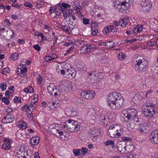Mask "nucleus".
Instances as JSON below:
<instances>
[{"label":"nucleus","instance_id":"nucleus-55","mask_svg":"<svg viewBox=\"0 0 158 158\" xmlns=\"http://www.w3.org/2000/svg\"><path fill=\"white\" fill-rule=\"evenodd\" d=\"M61 28L65 31H69V29L67 25H62L61 27Z\"/></svg>","mask_w":158,"mask_h":158},{"label":"nucleus","instance_id":"nucleus-11","mask_svg":"<svg viewBox=\"0 0 158 158\" xmlns=\"http://www.w3.org/2000/svg\"><path fill=\"white\" fill-rule=\"evenodd\" d=\"M116 148L120 153L123 154L127 150L126 143L124 142L119 143L116 147Z\"/></svg>","mask_w":158,"mask_h":158},{"label":"nucleus","instance_id":"nucleus-39","mask_svg":"<svg viewBox=\"0 0 158 158\" xmlns=\"http://www.w3.org/2000/svg\"><path fill=\"white\" fill-rule=\"evenodd\" d=\"M6 84L5 82L1 83L0 84V87L2 89V91H4L6 89Z\"/></svg>","mask_w":158,"mask_h":158},{"label":"nucleus","instance_id":"nucleus-46","mask_svg":"<svg viewBox=\"0 0 158 158\" xmlns=\"http://www.w3.org/2000/svg\"><path fill=\"white\" fill-rule=\"evenodd\" d=\"M6 9V6L4 5L2 3H0V10H1V13L4 12Z\"/></svg>","mask_w":158,"mask_h":158},{"label":"nucleus","instance_id":"nucleus-3","mask_svg":"<svg viewBox=\"0 0 158 158\" xmlns=\"http://www.w3.org/2000/svg\"><path fill=\"white\" fill-rule=\"evenodd\" d=\"M66 122L68 123L67 129H68L70 131H75L77 132L80 130V126L77 122L69 119L66 121Z\"/></svg>","mask_w":158,"mask_h":158},{"label":"nucleus","instance_id":"nucleus-6","mask_svg":"<svg viewBox=\"0 0 158 158\" xmlns=\"http://www.w3.org/2000/svg\"><path fill=\"white\" fill-rule=\"evenodd\" d=\"M124 103V99L121 94H119L115 104L114 106L112 107V109H118L121 108L123 106Z\"/></svg>","mask_w":158,"mask_h":158},{"label":"nucleus","instance_id":"nucleus-60","mask_svg":"<svg viewBox=\"0 0 158 158\" xmlns=\"http://www.w3.org/2000/svg\"><path fill=\"white\" fill-rule=\"evenodd\" d=\"M153 93V91L151 89H150L148 90L146 93L145 97L146 98H147L148 96H149L150 94H152Z\"/></svg>","mask_w":158,"mask_h":158},{"label":"nucleus","instance_id":"nucleus-35","mask_svg":"<svg viewBox=\"0 0 158 158\" xmlns=\"http://www.w3.org/2000/svg\"><path fill=\"white\" fill-rule=\"evenodd\" d=\"M21 100V99L20 97H18L17 96H15L13 100V101L14 102H15L16 103H21L22 102Z\"/></svg>","mask_w":158,"mask_h":158},{"label":"nucleus","instance_id":"nucleus-33","mask_svg":"<svg viewBox=\"0 0 158 158\" xmlns=\"http://www.w3.org/2000/svg\"><path fill=\"white\" fill-rule=\"evenodd\" d=\"M10 58L13 60H15L18 58V54L17 53H15L12 54L10 56Z\"/></svg>","mask_w":158,"mask_h":158},{"label":"nucleus","instance_id":"nucleus-36","mask_svg":"<svg viewBox=\"0 0 158 158\" xmlns=\"http://www.w3.org/2000/svg\"><path fill=\"white\" fill-rule=\"evenodd\" d=\"M27 124L26 123L23 122V121L22 124H19V128H22L23 129H24L27 127Z\"/></svg>","mask_w":158,"mask_h":158},{"label":"nucleus","instance_id":"nucleus-14","mask_svg":"<svg viewBox=\"0 0 158 158\" xmlns=\"http://www.w3.org/2000/svg\"><path fill=\"white\" fill-rule=\"evenodd\" d=\"M94 48L95 47H94L93 45H85L82 47L81 48L80 51L81 53H83L84 54H86L89 52L92 48L94 49Z\"/></svg>","mask_w":158,"mask_h":158},{"label":"nucleus","instance_id":"nucleus-13","mask_svg":"<svg viewBox=\"0 0 158 158\" xmlns=\"http://www.w3.org/2000/svg\"><path fill=\"white\" fill-rule=\"evenodd\" d=\"M62 74L65 75L66 77H74L75 75V71L71 67L66 72L62 71Z\"/></svg>","mask_w":158,"mask_h":158},{"label":"nucleus","instance_id":"nucleus-7","mask_svg":"<svg viewBox=\"0 0 158 158\" xmlns=\"http://www.w3.org/2000/svg\"><path fill=\"white\" fill-rule=\"evenodd\" d=\"M81 95L84 99H91L94 98L95 94L94 91L89 90L82 92Z\"/></svg>","mask_w":158,"mask_h":158},{"label":"nucleus","instance_id":"nucleus-43","mask_svg":"<svg viewBox=\"0 0 158 158\" xmlns=\"http://www.w3.org/2000/svg\"><path fill=\"white\" fill-rule=\"evenodd\" d=\"M135 28L139 33L143 29V26L141 25H138L135 27Z\"/></svg>","mask_w":158,"mask_h":158},{"label":"nucleus","instance_id":"nucleus-15","mask_svg":"<svg viewBox=\"0 0 158 158\" xmlns=\"http://www.w3.org/2000/svg\"><path fill=\"white\" fill-rule=\"evenodd\" d=\"M71 6L68 4L65 3H63L61 4H58L56 5V8L62 11L63 10L68 9V8H70Z\"/></svg>","mask_w":158,"mask_h":158},{"label":"nucleus","instance_id":"nucleus-41","mask_svg":"<svg viewBox=\"0 0 158 158\" xmlns=\"http://www.w3.org/2000/svg\"><path fill=\"white\" fill-rule=\"evenodd\" d=\"M80 151L81 150L79 149L77 150L74 149L73 150V153L76 156H79L81 154Z\"/></svg>","mask_w":158,"mask_h":158},{"label":"nucleus","instance_id":"nucleus-47","mask_svg":"<svg viewBox=\"0 0 158 158\" xmlns=\"http://www.w3.org/2000/svg\"><path fill=\"white\" fill-rule=\"evenodd\" d=\"M30 112H31L29 113L28 111H27L26 114L29 118L31 119H32L33 118V117L32 113L31 111Z\"/></svg>","mask_w":158,"mask_h":158},{"label":"nucleus","instance_id":"nucleus-54","mask_svg":"<svg viewBox=\"0 0 158 158\" xmlns=\"http://www.w3.org/2000/svg\"><path fill=\"white\" fill-rule=\"evenodd\" d=\"M11 94H12V93L9 90H7L5 93V95L7 98H9L11 96Z\"/></svg>","mask_w":158,"mask_h":158},{"label":"nucleus","instance_id":"nucleus-42","mask_svg":"<svg viewBox=\"0 0 158 158\" xmlns=\"http://www.w3.org/2000/svg\"><path fill=\"white\" fill-rule=\"evenodd\" d=\"M82 155H85V154L88 152V149L86 148H82L81 150Z\"/></svg>","mask_w":158,"mask_h":158},{"label":"nucleus","instance_id":"nucleus-51","mask_svg":"<svg viewBox=\"0 0 158 158\" xmlns=\"http://www.w3.org/2000/svg\"><path fill=\"white\" fill-rule=\"evenodd\" d=\"M98 26V23L97 22H94L92 23L91 24V29H93V28H97Z\"/></svg>","mask_w":158,"mask_h":158},{"label":"nucleus","instance_id":"nucleus-61","mask_svg":"<svg viewBox=\"0 0 158 158\" xmlns=\"http://www.w3.org/2000/svg\"><path fill=\"white\" fill-rule=\"evenodd\" d=\"M122 139L125 141L131 142L132 140V139L131 138L128 137L124 136L123 137Z\"/></svg>","mask_w":158,"mask_h":158},{"label":"nucleus","instance_id":"nucleus-24","mask_svg":"<svg viewBox=\"0 0 158 158\" xmlns=\"http://www.w3.org/2000/svg\"><path fill=\"white\" fill-rule=\"evenodd\" d=\"M105 46H106L107 48L110 49L114 46V43L113 41H107L105 44Z\"/></svg>","mask_w":158,"mask_h":158},{"label":"nucleus","instance_id":"nucleus-52","mask_svg":"<svg viewBox=\"0 0 158 158\" xmlns=\"http://www.w3.org/2000/svg\"><path fill=\"white\" fill-rule=\"evenodd\" d=\"M119 24L122 27H125V25L124 24L123 19H120L118 22Z\"/></svg>","mask_w":158,"mask_h":158},{"label":"nucleus","instance_id":"nucleus-4","mask_svg":"<svg viewBox=\"0 0 158 158\" xmlns=\"http://www.w3.org/2000/svg\"><path fill=\"white\" fill-rule=\"evenodd\" d=\"M119 94L116 92H114L110 94L108 96L107 102V105L112 109V107L115 104Z\"/></svg>","mask_w":158,"mask_h":158},{"label":"nucleus","instance_id":"nucleus-44","mask_svg":"<svg viewBox=\"0 0 158 158\" xmlns=\"http://www.w3.org/2000/svg\"><path fill=\"white\" fill-rule=\"evenodd\" d=\"M134 98L135 99H137L138 101H139L141 100L143 98L142 96L139 94H137L135 96Z\"/></svg>","mask_w":158,"mask_h":158},{"label":"nucleus","instance_id":"nucleus-2","mask_svg":"<svg viewBox=\"0 0 158 158\" xmlns=\"http://www.w3.org/2000/svg\"><path fill=\"white\" fill-rule=\"evenodd\" d=\"M123 129L121 125L117 124L110 126L108 129V134L109 136L117 137L121 135Z\"/></svg>","mask_w":158,"mask_h":158},{"label":"nucleus","instance_id":"nucleus-26","mask_svg":"<svg viewBox=\"0 0 158 158\" xmlns=\"http://www.w3.org/2000/svg\"><path fill=\"white\" fill-rule=\"evenodd\" d=\"M24 90V92L26 93H31L34 91L33 88L30 86H29L27 88L25 89Z\"/></svg>","mask_w":158,"mask_h":158},{"label":"nucleus","instance_id":"nucleus-29","mask_svg":"<svg viewBox=\"0 0 158 158\" xmlns=\"http://www.w3.org/2000/svg\"><path fill=\"white\" fill-rule=\"evenodd\" d=\"M118 57L119 60H124L126 58V56L125 53L123 52H120L119 53Z\"/></svg>","mask_w":158,"mask_h":158},{"label":"nucleus","instance_id":"nucleus-19","mask_svg":"<svg viewBox=\"0 0 158 158\" xmlns=\"http://www.w3.org/2000/svg\"><path fill=\"white\" fill-rule=\"evenodd\" d=\"M146 126L144 124L141 123L138 125V127L136 128L137 131L140 133H143L146 130Z\"/></svg>","mask_w":158,"mask_h":158},{"label":"nucleus","instance_id":"nucleus-50","mask_svg":"<svg viewBox=\"0 0 158 158\" xmlns=\"http://www.w3.org/2000/svg\"><path fill=\"white\" fill-rule=\"evenodd\" d=\"M24 4V5L27 7H29L31 8H32L33 7V5H31L30 3L28 2H25Z\"/></svg>","mask_w":158,"mask_h":158},{"label":"nucleus","instance_id":"nucleus-28","mask_svg":"<svg viewBox=\"0 0 158 158\" xmlns=\"http://www.w3.org/2000/svg\"><path fill=\"white\" fill-rule=\"evenodd\" d=\"M99 119L102 123H103L105 120H106V121L109 120L108 117L107 116H106L104 115H101Z\"/></svg>","mask_w":158,"mask_h":158},{"label":"nucleus","instance_id":"nucleus-9","mask_svg":"<svg viewBox=\"0 0 158 158\" xmlns=\"http://www.w3.org/2000/svg\"><path fill=\"white\" fill-rule=\"evenodd\" d=\"M137 113L138 112L135 109H131L127 111V115L126 117L128 120L134 119V118L137 117Z\"/></svg>","mask_w":158,"mask_h":158},{"label":"nucleus","instance_id":"nucleus-53","mask_svg":"<svg viewBox=\"0 0 158 158\" xmlns=\"http://www.w3.org/2000/svg\"><path fill=\"white\" fill-rule=\"evenodd\" d=\"M57 9H58V8H56H56L53 7H52L50 9V13H55Z\"/></svg>","mask_w":158,"mask_h":158},{"label":"nucleus","instance_id":"nucleus-58","mask_svg":"<svg viewBox=\"0 0 158 158\" xmlns=\"http://www.w3.org/2000/svg\"><path fill=\"white\" fill-rule=\"evenodd\" d=\"M62 70H63V69L61 65L60 66H58L57 68H56L57 72L58 73L60 72L61 73V74Z\"/></svg>","mask_w":158,"mask_h":158},{"label":"nucleus","instance_id":"nucleus-23","mask_svg":"<svg viewBox=\"0 0 158 158\" xmlns=\"http://www.w3.org/2000/svg\"><path fill=\"white\" fill-rule=\"evenodd\" d=\"M66 114L69 115H72L74 114V113H76L74 109L73 108H68L66 110Z\"/></svg>","mask_w":158,"mask_h":158},{"label":"nucleus","instance_id":"nucleus-17","mask_svg":"<svg viewBox=\"0 0 158 158\" xmlns=\"http://www.w3.org/2000/svg\"><path fill=\"white\" fill-rule=\"evenodd\" d=\"M65 10H63L62 12L65 19H66L68 17L70 16L71 15H73L74 14L72 9H68Z\"/></svg>","mask_w":158,"mask_h":158},{"label":"nucleus","instance_id":"nucleus-21","mask_svg":"<svg viewBox=\"0 0 158 158\" xmlns=\"http://www.w3.org/2000/svg\"><path fill=\"white\" fill-rule=\"evenodd\" d=\"M63 70H62L61 74H62V71L66 72L70 69L71 67L70 65L67 63H63L61 64Z\"/></svg>","mask_w":158,"mask_h":158},{"label":"nucleus","instance_id":"nucleus-30","mask_svg":"<svg viewBox=\"0 0 158 158\" xmlns=\"http://www.w3.org/2000/svg\"><path fill=\"white\" fill-rule=\"evenodd\" d=\"M115 3V5H118L119 3L121 4L122 5H126V6L127 4L128 5L127 2H124L123 1H122V0H117Z\"/></svg>","mask_w":158,"mask_h":158},{"label":"nucleus","instance_id":"nucleus-8","mask_svg":"<svg viewBox=\"0 0 158 158\" xmlns=\"http://www.w3.org/2000/svg\"><path fill=\"white\" fill-rule=\"evenodd\" d=\"M152 5L151 2L146 0L143 2L141 4L143 10L146 12H148L151 10Z\"/></svg>","mask_w":158,"mask_h":158},{"label":"nucleus","instance_id":"nucleus-62","mask_svg":"<svg viewBox=\"0 0 158 158\" xmlns=\"http://www.w3.org/2000/svg\"><path fill=\"white\" fill-rule=\"evenodd\" d=\"M136 40V39H132L130 40H125L124 41V42L126 43H131L134 42Z\"/></svg>","mask_w":158,"mask_h":158},{"label":"nucleus","instance_id":"nucleus-56","mask_svg":"<svg viewBox=\"0 0 158 158\" xmlns=\"http://www.w3.org/2000/svg\"><path fill=\"white\" fill-rule=\"evenodd\" d=\"M89 20L86 18H84L83 19V23L84 24H88L89 23Z\"/></svg>","mask_w":158,"mask_h":158},{"label":"nucleus","instance_id":"nucleus-5","mask_svg":"<svg viewBox=\"0 0 158 158\" xmlns=\"http://www.w3.org/2000/svg\"><path fill=\"white\" fill-rule=\"evenodd\" d=\"M150 107L149 109H147L143 111V114L146 117H150L153 116L157 112L156 106L155 104H150Z\"/></svg>","mask_w":158,"mask_h":158},{"label":"nucleus","instance_id":"nucleus-20","mask_svg":"<svg viewBox=\"0 0 158 158\" xmlns=\"http://www.w3.org/2000/svg\"><path fill=\"white\" fill-rule=\"evenodd\" d=\"M39 142V137L38 136H35L32 137L30 139V143L32 145H37Z\"/></svg>","mask_w":158,"mask_h":158},{"label":"nucleus","instance_id":"nucleus-10","mask_svg":"<svg viewBox=\"0 0 158 158\" xmlns=\"http://www.w3.org/2000/svg\"><path fill=\"white\" fill-rule=\"evenodd\" d=\"M150 140L153 143H158V130L152 131L149 136Z\"/></svg>","mask_w":158,"mask_h":158},{"label":"nucleus","instance_id":"nucleus-59","mask_svg":"<svg viewBox=\"0 0 158 158\" xmlns=\"http://www.w3.org/2000/svg\"><path fill=\"white\" fill-rule=\"evenodd\" d=\"M114 6L116 8H117L119 9H121L122 8H123L122 6H124L125 7V5H122L121 4H119L115 5V3H114Z\"/></svg>","mask_w":158,"mask_h":158},{"label":"nucleus","instance_id":"nucleus-40","mask_svg":"<svg viewBox=\"0 0 158 158\" xmlns=\"http://www.w3.org/2000/svg\"><path fill=\"white\" fill-rule=\"evenodd\" d=\"M19 70L20 71V72H21L22 74H24L27 72V69L26 67H22V68L19 69V70H18V72L19 71Z\"/></svg>","mask_w":158,"mask_h":158},{"label":"nucleus","instance_id":"nucleus-25","mask_svg":"<svg viewBox=\"0 0 158 158\" xmlns=\"http://www.w3.org/2000/svg\"><path fill=\"white\" fill-rule=\"evenodd\" d=\"M65 86L66 87L69 91L71 90L72 89V83L69 81H68L66 82Z\"/></svg>","mask_w":158,"mask_h":158},{"label":"nucleus","instance_id":"nucleus-34","mask_svg":"<svg viewBox=\"0 0 158 158\" xmlns=\"http://www.w3.org/2000/svg\"><path fill=\"white\" fill-rule=\"evenodd\" d=\"M36 103H37V102L36 101L32 102L31 104L29 105V106H30L32 110H35V108Z\"/></svg>","mask_w":158,"mask_h":158},{"label":"nucleus","instance_id":"nucleus-22","mask_svg":"<svg viewBox=\"0 0 158 158\" xmlns=\"http://www.w3.org/2000/svg\"><path fill=\"white\" fill-rule=\"evenodd\" d=\"M7 32L6 36L8 37H9L10 38H12L14 37L15 35V31H14L11 30L9 29L6 31Z\"/></svg>","mask_w":158,"mask_h":158},{"label":"nucleus","instance_id":"nucleus-37","mask_svg":"<svg viewBox=\"0 0 158 158\" xmlns=\"http://www.w3.org/2000/svg\"><path fill=\"white\" fill-rule=\"evenodd\" d=\"M75 4L76 5L78 4V2H75L74 3V4L73 5V7L76 10H77L78 11H79L81 10V6H76Z\"/></svg>","mask_w":158,"mask_h":158},{"label":"nucleus","instance_id":"nucleus-32","mask_svg":"<svg viewBox=\"0 0 158 158\" xmlns=\"http://www.w3.org/2000/svg\"><path fill=\"white\" fill-rule=\"evenodd\" d=\"M2 148L5 150H9L11 148V145L9 144L8 143H4L2 145Z\"/></svg>","mask_w":158,"mask_h":158},{"label":"nucleus","instance_id":"nucleus-27","mask_svg":"<svg viewBox=\"0 0 158 158\" xmlns=\"http://www.w3.org/2000/svg\"><path fill=\"white\" fill-rule=\"evenodd\" d=\"M134 146L133 145H130L126 146L127 148V152H132L134 150Z\"/></svg>","mask_w":158,"mask_h":158},{"label":"nucleus","instance_id":"nucleus-18","mask_svg":"<svg viewBox=\"0 0 158 158\" xmlns=\"http://www.w3.org/2000/svg\"><path fill=\"white\" fill-rule=\"evenodd\" d=\"M116 31V28L112 25L105 27L103 31V32H105L106 34H107L109 31L114 32Z\"/></svg>","mask_w":158,"mask_h":158},{"label":"nucleus","instance_id":"nucleus-16","mask_svg":"<svg viewBox=\"0 0 158 158\" xmlns=\"http://www.w3.org/2000/svg\"><path fill=\"white\" fill-rule=\"evenodd\" d=\"M48 90L49 94L51 95H52L53 93L54 92V96L57 95L56 92V87L54 85L52 84L50 85L48 87Z\"/></svg>","mask_w":158,"mask_h":158},{"label":"nucleus","instance_id":"nucleus-38","mask_svg":"<svg viewBox=\"0 0 158 158\" xmlns=\"http://www.w3.org/2000/svg\"><path fill=\"white\" fill-rule=\"evenodd\" d=\"M2 102H3L6 105H8L9 103V100L8 98L6 97H3L2 98Z\"/></svg>","mask_w":158,"mask_h":158},{"label":"nucleus","instance_id":"nucleus-1","mask_svg":"<svg viewBox=\"0 0 158 158\" xmlns=\"http://www.w3.org/2000/svg\"><path fill=\"white\" fill-rule=\"evenodd\" d=\"M132 61L135 64V68L139 71H144L146 69L147 63L142 56L135 55L133 58Z\"/></svg>","mask_w":158,"mask_h":158},{"label":"nucleus","instance_id":"nucleus-64","mask_svg":"<svg viewBox=\"0 0 158 158\" xmlns=\"http://www.w3.org/2000/svg\"><path fill=\"white\" fill-rule=\"evenodd\" d=\"M25 40L24 39H19L18 41V43L19 44H23L24 43Z\"/></svg>","mask_w":158,"mask_h":158},{"label":"nucleus","instance_id":"nucleus-45","mask_svg":"<svg viewBox=\"0 0 158 158\" xmlns=\"http://www.w3.org/2000/svg\"><path fill=\"white\" fill-rule=\"evenodd\" d=\"M114 143V142L113 141L111 140H110L106 141L105 143L104 144L106 146H107L109 145H111V144H113V143Z\"/></svg>","mask_w":158,"mask_h":158},{"label":"nucleus","instance_id":"nucleus-63","mask_svg":"<svg viewBox=\"0 0 158 158\" xmlns=\"http://www.w3.org/2000/svg\"><path fill=\"white\" fill-rule=\"evenodd\" d=\"M16 136L17 138L19 139H20L22 136V135L21 134V133L19 132H18L17 133H16Z\"/></svg>","mask_w":158,"mask_h":158},{"label":"nucleus","instance_id":"nucleus-12","mask_svg":"<svg viewBox=\"0 0 158 158\" xmlns=\"http://www.w3.org/2000/svg\"><path fill=\"white\" fill-rule=\"evenodd\" d=\"M14 119L13 115L10 114H8L6 116L4 117L3 121L4 123H11L13 122Z\"/></svg>","mask_w":158,"mask_h":158},{"label":"nucleus","instance_id":"nucleus-57","mask_svg":"<svg viewBox=\"0 0 158 158\" xmlns=\"http://www.w3.org/2000/svg\"><path fill=\"white\" fill-rule=\"evenodd\" d=\"M33 48L37 51H40V47L39 45L35 44L33 46Z\"/></svg>","mask_w":158,"mask_h":158},{"label":"nucleus","instance_id":"nucleus-48","mask_svg":"<svg viewBox=\"0 0 158 158\" xmlns=\"http://www.w3.org/2000/svg\"><path fill=\"white\" fill-rule=\"evenodd\" d=\"M92 30V34L93 35H96L98 33V30L97 28H93L91 29Z\"/></svg>","mask_w":158,"mask_h":158},{"label":"nucleus","instance_id":"nucleus-31","mask_svg":"<svg viewBox=\"0 0 158 158\" xmlns=\"http://www.w3.org/2000/svg\"><path fill=\"white\" fill-rule=\"evenodd\" d=\"M10 72V69L8 68H5L2 70L1 73L3 74L6 75Z\"/></svg>","mask_w":158,"mask_h":158},{"label":"nucleus","instance_id":"nucleus-49","mask_svg":"<svg viewBox=\"0 0 158 158\" xmlns=\"http://www.w3.org/2000/svg\"><path fill=\"white\" fill-rule=\"evenodd\" d=\"M124 24L125 25V27L130 23V20L128 18H125L123 19Z\"/></svg>","mask_w":158,"mask_h":158}]
</instances>
